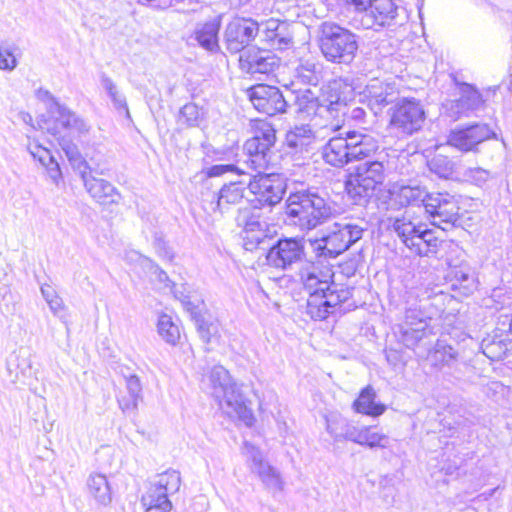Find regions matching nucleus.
<instances>
[{"label":"nucleus","mask_w":512,"mask_h":512,"mask_svg":"<svg viewBox=\"0 0 512 512\" xmlns=\"http://www.w3.org/2000/svg\"><path fill=\"white\" fill-rule=\"evenodd\" d=\"M333 214L330 203L317 192L298 191L287 199L286 215L301 231H311L324 224Z\"/></svg>","instance_id":"nucleus-1"},{"label":"nucleus","mask_w":512,"mask_h":512,"mask_svg":"<svg viewBox=\"0 0 512 512\" xmlns=\"http://www.w3.org/2000/svg\"><path fill=\"white\" fill-rule=\"evenodd\" d=\"M211 394L221 409L231 417H237L247 426L254 422L252 411L246 406L239 387L231 379L229 372L221 365L214 366L208 374Z\"/></svg>","instance_id":"nucleus-2"},{"label":"nucleus","mask_w":512,"mask_h":512,"mask_svg":"<svg viewBox=\"0 0 512 512\" xmlns=\"http://www.w3.org/2000/svg\"><path fill=\"white\" fill-rule=\"evenodd\" d=\"M318 46L326 61L338 65H350L359 47L356 34L332 22L320 25Z\"/></svg>","instance_id":"nucleus-3"},{"label":"nucleus","mask_w":512,"mask_h":512,"mask_svg":"<svg viewBox=\"0 0 512 512\" xmlns=\"http://www.w3.org/2000/svg\"><path fill=\"white\" fill-rule=\"evenodd\" d=\"M364 229L347 220L334 222L325 228L320 238L309 239L317 256L335 258L362 238Z\"/></svg>","instance_id":"nucleus-4"},{"label":"nucleus","mask_w":512,"mask_h":512,"mask_svg":"<svg viewBox=\"0 0 512 512\" xmlns=\"http://www.w3.org/2000/svg\"><path fill=\"white\" fill-rule=\"evenodd\" d=\"M385 179V168L381 161H365L356 165L347 177L345 189L357 204L366 202L375 194Z\"/></svg>","instance_id":"nucleus-5"},{"label":"nucleus","mask_w":512,"mask_h":512,"mask_svg":"<svg viewBox=\"0 0 512 512\" xmlns=\"http://www.w3.org/2000/svg\"><path fill=\"white\" fill-rule=\"evenodd\" d=\"M333 278L332 269L310 265L302 270L301 279L305 290L309 293L307 313L315 320L326 319L331 313L325 303V290H329V282Z\"/></svg>","instance_id":"nucleus-6"},{"label":"nucleus","mask_w":512,"mask_h":512,"mask_svg":"<svg viewBox=\"0 0 512 512\" xmlns=\"http://www.w3.org/2000/svg\"><path fill=\"white\" fill-rule=\"evenodd\" d=\"M253 129V137L244 144V164L252 171L268 170L272 159V147L276 142V131L265 120H256Z\"/></svg>","instance_id":"nucleus-7"},{"label":"nucleus","mask_w":512,"mask_h":512,"mask_svg":"<svg viewBox=\"0 0 512 512\" xmlns=\"http://www.w3.org/2000/svg\"><path fill=\"white\" fill-rule=\"evenodd\" d=\"M266 170L253 171L248 176L247 188L249 197L247 201L255 208L274 206L278 204L285 193V179L278 173H266Z\"/></svg>","instance_id":"nucleus-8"},{"label":"nucleus","mask_w":512,"mask_h":512,"mask_svg":"<svg viewBox=\"0 0 512 512\" xmlns=\"http://www.w3.org/2000/svg\"><path fill=\"white\" fill-rule=\"evenodd\" d=\"M242 453L249 462L251 472L259 478L269 492L275 494L283 491L285 482L280 471L270 465L259 448L245 441Z\"/></svg>","instance_id":"nucleus-9"},{"label":"nucleus","mask_w":512,"mask_h":512,"mask_svg":"<svg viewBox=\"0 0 512 512\" xmlns=\"http://www.w3.org/2000/svg\"><path fill=\"white\" fill-rule=\"evenodd\" d=\"M425 121V112L419 100L402 98L391 115V126L399 133L412 135L419 131Z\"/></svg>","instance_id":"nucleus-10"},{"label":"nucleus","mask_w":512,"mask_h":512,"mask_svg":"<svg viewBox=\"0 0 512 512\" xmlns=\"http://www.w3.org/2000/svg\"><path fill=\"white\" fill-rule=\"evenodd\" d=\"M181 477L176 470H167L152 480L141 497L143 507L172 504L169 495L180 489Z\"/></svg>","instance_id":"nucleus-11"},{"label":"nucleus","mask_w":512,"mask_h":512,"mask_svg":"<svg viewBox=\"0 0 512 512\" xmlns=\"http://www.w3.org/2000/svg\"><path fill=\"white\" fill-rule=\"evenodd\" d=\"M424 208L430 215L432 224L442 230L450 229L458 221L459 207L448 194H430Z\"/></svg>","instance_id":"nucleus-12"},{"label":"nucleus","mask_w":512,"mask_h":512,"mask_svg":"<svg viewBox=\"0 0 512 512\" xmlns=\"http://www.w3.org/2000/svg\"><path fill=\"white\" fill-rule=\"evenodd\" d=\"M459 94L458 99L447 101L443 105L444 114L453 121L471 116L484 104L482 95L470 84L462 83L459 86Z\"/></svg>","instance_id":"nucleus-13"},{"label":"nucleus","mask_w":512,"mask_h":512,"mask_svg":"<svg viewBox=\"0 0 512 512\" xmlns=\"http://www.w3.org/2000/svg\"><path fill=\"white\" fill-rule=\"evenodd\" d=\"M258 32L259 25L256 21L246 18L233 19L224 32L227 50L231 53L245 51L244 49L255 39Z\"/></svg>","instance_id":"nucleus-14"},{"label":"nucleus","mask_w":512,"mask_h":512,"mask_svg":"<svg viewBox=\"0 0 512 512\" xmlns=\"http://www.w3.org/2000/svg\"><path fill=\"white\" fill-rule=\"evenodd\" d=\"M304 255V245L301 239L284 238L269 247L266 260L272 267L287 269L300 262Z\"/></svg>","instance_id":"nucleus-15"},{"label":"nucleus","mask_w":512,"mask_h":512,"mask_svg":"<svg viewBox=\"0 0 512 512\" xmlns=\"http://www.w3.org/2000/svg\"><path fill=\"white\" fill-rule=\"evenodd\" d=\"M495 136L487 124L456 128L448 135V144L462 152H476L479 144Z\"/></svg>","instance_id":"nucleus-16"},{"label":"nucleus","mask_w":512,"mask_h":512,"mask_svg":"<svg viewBox=\"0 0 512 512\" xmlns=\"http://www.w3.org/2000/svg\"><path fill=\"white\" fill-rule=\"evenodd\" d=\"M430 320L420 307L406 309L404 320L399 325L401 340L406 347L413 348L427 335Z\"/></svg>","instance_id":"nucleus-17"},{"label":"nucleus","mask_w":512,"mask_h":512,"mask_svg":"<svg viewBox=\"0 0 512 512\" xmlns=\"http://www.w3.org/2000/svg\"><path fill=\"white\" fill-rule=\"evenodd\" d=\"M249 98L255 109L269 116L285 113L287 100L279 88L264 84L253 86Z\"/></svg>","instance_id":"nucleus-18"},{"label":"nucleus","mask_w":512,"mask_h":512,"mask_svg":"<svg viewBox=\"0 0 512 512\" xmlns=\"http://www.w3.org/2000/svg\"><path fill=\"white\" fill-rule=\"evenodd\" d=\"M280 59L269 50L249 48L239 58L240 69L251 75L269 74L279 67Z\"/></svg>","instance_id":"nucleus-19"},{"label":"nucleus","mask_w":512,"mask_h":512,"mask_svg":"<svg viewBox=\"0 0 512 512\" xmlns=\"http://www.w3.org/2000/svg\"><path fill=\"white\" fill-rule=\"evenodd\" d=\"M353 96V87L344 79H335L322 88L321 105L323 110L333 113L343 112Z\"/></svg>","instance_id":"nucleus-20"},{"label":"nucleus","mask_w":512,"mask_h":512,"mask_svg":"<svg viewBox=\"0 0 512 512\" xmlns=\"http://www.w3.org/2000/svg\"><path fill=\"white\" fill-rule=\"evenodd\" d=\"M78 169L87 192L98 203L107 205L118 202L120 194L117 189L107 180L92 176L87 171L89 167L84 160L80 159Z\"/></svg>","instance_id":"nucleus-21"},{"label":"nucleus","mask_w":512,"mask_h":512,"mask_svg":"<svg viewBox=\"0 0 512 512\" xmlns=\"http://www.w3.org/2000/svg\"><path fill=\"white\" fill-rule=\"evenodd\" d=\"M398 14V7L393 0H373L361 23L365 29L391 25Z\"/></svg>","instance_id":"nucleus-22"},{"label":"nucleus","mask_w":512,"mask_h":512,"mask_svg":"<svg viewBox=\"0 0 512 512\" xmlns=\"http://www.w3.org/2000/svg\"><path fill=\"white\" fill-rule=\"evenodd\" d=\"M397 94V89L393 84L377 78L371 79L363 91V96L367 99L374 114H378L384 107L394 102Z\"/></svg>","instance_id":"nucleus-23"},{"label":"nucleus","mask_w":512,"mask_h":512,"mask_svg":"<svg viewBox=\"0 0 512 512\" xmlns=\"http://www.w3.org/2000/svg\"><path fill=\"white\" fill-rule=\"evenodd\" d=\"M247 182L235 181L224 185L220 191L213 195V200L210 202V209L212 211L219 210L221 213L228 211L232 206L239 205L244 199L247 200L249 194H245Z\"/></svg>","instance_id":"nucleus-24"},{"label":"nucleus","mask_w":512,"mask_h":512,"mask_svg":"<svg viewBox=\"0 0 512 512\" xmlns=\"http://www.w3.org/2000/svg\"><path fill=\"white\" fill-rule=\"evenodd\" d=\"M424 225L414 218L410 211H405L400 217H396L392 222V229L411 250L415 241H418L419 233Z\"/></svg>","instance_id":"nucleus-25"},{"label":"nucleus","mask_w":512,"mask_h":512,"mask_svg":"<svg viewBox=\"0 0 512 512\" xmlns=\"http://www.w3.org/2000/svg\"><path fill=\"white\" fill-rule=\"evenodd\" d=\"M350 150L353 160H362L375 153L379 148V140L372 133L363 131L348 132Z\"/></svg>","instance_id":"nucleus-26"},{"label":"nucleus","mask_w":512,"mask_h":512,"mask_svg":"<svg viewBox=\"0 0 512 512\" xmlns=\"http://www.w3.org/2000/svg\"><path fill=\"white\" fill-rule=\"evenodd\" d=\"M350 143L349 137H334L323 147L322 156L326 163L335 166L343 167L347 163L353 161L350 157Z\"/></svg>","instance_id":"nucleus-27"},{"label":"nucleus","mask_w":512,"mask_h":512,"mask_svg":"<svg viewBox=\"0 0 512 512\" xmlns=\"http://www.w3.org/2000/svg\"><path fill=\"white\" fill-rule=\"evenodd\" d=\"M86 491L98 506L106 507L112 502V489L104 474H90L86 480Z\"/></svg>","instance_id":"nucleus-28"},{"label":"nucleus","mask_w":512,"mask_h":512,"mask_svg":"<svg viewBox=\"0 0 512 512\" xmlns=\"http://www.w3.org/2000/svg\"><path fill=\"white\" fill-rule=\"evenodd\" d=\"M326 430L336 442L346 440L358 444L361 434V427L340 417L328 418Z\"/></svg>","instance_id":"nucleus-29"},{"label":"nucleus","mask_w":512,"mask_h":512,"mask_svg":"<svg viewBox=\"0 0 512 512\" xmlns=\"http://www.w3.org/2000/svg\"><path fill=\"white\" fill-rule=\"evenodd\" d=\"M391 195L393 201L402 207L419 205L420 203L425 207L426 200L430 194L426 191L425 187L420 185H402L394 187Z\"/></svg>","instance_id":"nucleus-30"},{"label":"nucleus","mask_w":512,"mask_h":512,"mask_svg":"<svg viewBox=\"0 0 512 512\" xmlns=\"http://www.w3.org/2000/svg\"><path fill=\"white\" fill-rule=\"evenodd\" d=\"M125 379L128 396H123L118 400L119 406L123 412H133L142 401V384L139 377L133 373H125L121 370Z\"/></svg>","instance_id":"nucleus-31"},{"label":"nucleus","mask_w":512,"mask_h":512,"mask_svg":"<svg viewBox=\"0 0 512 512\" xmlns=\"http://www.w3.org/2000/svg\"><path fill=\"white\" fill-rule=\"evenodd\" d=\"M376 392L372 386H367L360 392L358 398L353 402V408L357 413L378 417L382 415L386 407L376 402Z\"/></svg>","instance_id":"nucleus-32"},{"label":"nucleus","mask_w":512,"mask_h":512,"mask_svg":"<svg viewBox=\"0 0 512 512\" xmlns=\"http://www.w3.org/2000/svg\"><path fill=\"white\" fill-rule=\"evenodd\" d=\"M315 135L309 125H299L292 128L286 134V144L288 147L297 151H308V148L313 144Z\"/></svg>","instance_id":"nucleus-33"},{"label":"nucleus","mask_w":512,"mask_h":512,"mask_svg":"<svg viewBox=\"0 0 512 512\" xmlns=\"http://www.w3.org/2000/svg\"><path fill=\"white\" fill-rule=\"evenodd\" d=\"M295 112L302 118L316 115L323 110L320 100L311 90H305L295 96Z\"/></svg>","instance_id":"nucleus-34"},{"label":"nucleus","mask_w":512,"mask_h":512,"mask_svg":"<svg viewBox=\"0 0 512 512\" xmlns=\"http://www.w3.org/2000/svg\"><path fill=\"white\" fill-rule=\"evenodd\" d=\"M218 32L219 25L214 22H208L195 31V39L207 51L215 52L219 49Z\"/></svg>","instance_id":"nucleus-35"},{"label":"nucleus","mask_w":512,"mask_h":512,"mask_svg":"<svg viewBox=\"0 0 512 512\" xmlns=\"http://www.w3.org/2000/svg\"><path fill=\"white\" fill-rule=\"evenodd\" d=\"M457 359V352L448 345L437 343L434 350L430 352L428 360L431 365L442 369L445 366H452Z\"/></svg>","instance_id":"nucleus-36"},{"label":"nucleus","mask_w":512,"mask_h":512,"mask_svg":"<svg viewBox=\"0 0 512 512\" xmlns=\"http://www.w3.org/2000/svg\"><path fill=\"white\" fill-rule=\"evenodd\" d=\"M296 75L303 83L316 86L322 79V66L313 60L301 61Z\"/></svg>","instance_id":"nucleus-37"},{"label":"nucleus","mask_w":512,"mask_h":512,"mask_svg":"<svg viewBox=\"0 0 512 512\" xmlns=\"http://www.w3.org/2000/svg\"><path fill=\"white\" fill-rule=\"evenodd\" d=\"M100 84L109 96L115 109H117L118 111L123 110L126 112L127 115H129L126 98L123 95V93L118 89L115 82L106 74H102L100 77Z\"/></svg>","instance_id":"nucleus-38"},{"label":"nucleus","mask_w":512,"mask_h":512,"mask_svg":"<svg viewBox=\"0 0 512 512\" xmlns=\"http://www.w3.org/2000/svg\"><path fill=\"white\" fill-rule=\"evenodd\" d=\"M7 370L12 378V382H17L20 375H24L31 365L27 358L26 352L20 349L13 352L7 359Z\"/></svg>","instance_id":"nucleus-39"},{"label":"nucleus","mask_w":512,"mask_h":512,"mask_svg":"<svg viewBox=\"0 0 512 512\" xmlns=\"http://www.w3.org/2000/svg\"><path fill=\"white\" fill-rule=\"evenodd\" d=\"M157 331L160 337L168 344L175 345L180 339L179 327L167 314H162L159 316Z\"/></svg>","instance_id":"nucleus-40"},{"label":"nucleus","mask_w":512,"mask_h":512,"mask_svg":"<svg viewBox=\"0 0 512 512\" xmlns=\"http://www.w3.org/2000/svg\"><path fill=\"white\" fill-rule=\"evenodd\" d=\"M419 235V240L414 242L411 250L420 256H428L431 253H436L438 246V239L433 236L431 230L422 227Z\"/></svg>","instance_id":"nucleus-41"},{"label":"nucleus","mask_w":512,"mask_h":512,"mask_svg":"<svg viewBox=\"0 0 512 512\" xmlns=\"http://www.w3.org/2000/svg\"><path fill=\"white\" fill-rule=\"evenodd\" d=\"M358 444L371 449L386 448L389 444V437L386 434L374 431L372 426H362Z\"/></svg>","instance_id":"nucleus-42"},{"label":"nucleus","mask_w":512,"mask_h":512,"mask_svg":"<svg viewBox=\"0 0 512 512\" xmlns=\"http://www.w3.org/2000/svg\"><path fill=\"white\" fill-rule=\"evenodd\" d=\"M429 170L439 178L448 179L454 172V163L444 155H435L428 161Z\"/></svg>","instance_id":"nucleus-43"},{"label":"nucleus","mask_w":512,"mask_h":512,"mask_svg":"<svg viewBox=\"0 0 512 512\" xmlns=\"http://www.w3.org/2000/svg\"><path fill=\"white\" fill-rule=\"evenodd\" d=\"M202 112L194 103L185 104L179 112L178 123L185 127H196L201 120Z\"/></svg>","instance_id":"nucleus-44"},{"label":"nucleus","mask_w":512,"mask_h":512,"mask_svg":"<svg viewBox=\"0 0 512 512\" xmlns=\"http://www.w3.org/2000/svg\"><path fill=\"white\" fill-rule=\"evenodd\" d=\"M452 286L456 289H462L464 294L471 293L476 288L475 278L468 270L456 269L454 272Z\"/></svg>","instance_id":"nucleus-45"},{"label":"nucleus","mask_w":512,"mask_h":512,"mask_svg":"<svg viewBox=\"0 0 512 512\" xmlns=\"http://www.w3.org/2000/svg\"><path fill=\"white\" fill-rule=\"evenodd\" d=\"M227 172H235L238 175L251 174L253 172L250 170L243 162H238L237 164H217L213 165L207 170V175L209 177H218Z\"/></svg>","instance_id":"nucleus-46"},{"label":"nucleus","mask_w":512,"mask_h":512,"mask_svg":"<svg viewBox=\"0 0 512 512\" xmlns=\"http://www.w3.org/2000/svg\"><path fill=\"white\" fill-rule=\"evenodd\" d=\"M325 294V303L326 306H328L331 313L333 312V309L338 306L340 303L346 301L349 296V292L344 289H337V285L332 281V279L329 282V290L324 291Z\"/></svg>","instance_id":"nucleus-47"},{"label":"nucleus","mask_w":512,"mask_h":512,"mask_svg":"<svg viewBox=\"0 0 512 512\" xmlns=\"http://www.w3.org/2000/svg\"><path fill=\"white\" fill-rule=\"evenodd\" d=\"M483 354L492 361L501 360L506 354V346L502 341L484 339L481 344Z\"/></svg>","instance_id":"nucleus-48"},{"label":"nucleus","mask_w":512,"mask_h":512,"mask_svg":"<svg viewBox=\"0 0 512 512\" xmlns=\"http://www.w3.org/2000/svg\"><path fill=\"white\" fill-rule=\"evenodd\" d=\"M27 149L32 157L39 161L42 166L54 158L49 149L45 148L36 141H29L27 144Z\"/></svg>","instance_id":"nucleus-49"},{"label":"nucleus","mask_w":512,"mask_h":512,"mask_svg":"<svg viewBox=\"0 0 512 512\" xmlns=\"http://www.w3.org/2000/svg\"><path fill=\"white\" fill-rule=\"evenodd\" d=\"M56 121L65 129L70 130L77 115L65 106L55 103L54 113Z\"/></svg>","instance_id":"nucleus-50"},{"label":"nucleus","mask_w":512,"mask_h":512,"mask_svg":"<svg viewBox=\"0 0 512 512\" xmlns=\"http://www.w3.org/2000/svg\"><path fill=\"white\" fill-rule=\"evenodd\" d=\"M17 65L14 49L10 46L0 45V70L13 71Z\"/></svg>","instance_id":"nucleus-51"},{"label":"nucleus","mask_w":512,"mask_h":512,"mask_svg":"<svg viewBox=\"0 0 512 512\" xmlns=\"http://www.w3.org/2000/svg\"><path fill=\"white\" fill-rule=\"evenodd\" d=\"M268 240H270V237L268 235V227L261 228L258 231H256V233H253L249 238L245 240V247L248 250L257 247L266 249L268 246H266L265 244Z\"/></svg>","instance_id":"nucleus-52"},{"label":"nucleus","mask_w":512,"mask_h":512,"mask_svg":"<svg viewBox=\"0 0 512 512\" xmlns=\"http://www.w3.org/2000/svg\"><path fill=\"white\" fill-rule=\"evenodd\" d=\"M267 227V223L264 220H261L259 216H251L244 224V240L249 238L253 233H256L259 229Z\"/></svg>","instance_id":"nucleus-53"},{"label":"nucleus","mask_w":512,"mask_h":512,"mask_svg":"<svg viewBox=\"0 0 512 512\" xmlns=\"http://www.w3.org/2000/svg\"><path fill=\"white\" fill-rule=\"evenodd\" d=\"M48 306L54 316L58 317L63 323L67 322V307L59 295L51 299Z\"/></svg>","instance_id":"nucleus-54"},{"label":"nucleus","mask_w":512,"mask_h":512,"mask_svg":"<svg viewBox=\"0 0 512 512\" xmlns=\"http://www.w3.org/2000/svg\"><path fill=\"white\" fill-rule=\"evenodd\" d=\"M464 177L476 185H481L488 180L489 172L482 168H468L464 172Z\"/></svg>","instance_id":"nucleus-55"},{"label":"nucleus","mask_w":512,"mask_h":512,"mask_svg":"<svg viewBox=\"0 0 512 512\" xmlns=\"http://www.w3.org/2000/svg\"><path fill=\"white\" fill-rule=\"evenodd\" d=\"M43 167L46 169L47 175L50 180L58 185L62 180V172L59 166V163L53 158L51 161H48Z\"/></svg>","instance_id":"nucleus-56"},{"label":"nucleus","mask_w":512,"mask_h":512,"mask_svg":"<svg viewBox=\"0 0 512 512\" xmlns=\"http://www.w3.org/2000/svg\"><path fill=\"white\" fill-rule=\"evenodd\" d=\"M348 9L365 14L373 0H341Z\"/></svg>","instance_id":"nucleus-57"},{"label":"nucleus","mask_w":512,"mask_h":512,"mask_svg":"<svg viewBox=\"0 0 512 512\" xmlns=\"http://www.w3.org/2000/svg\"><path fill=\"white\" fill-rule=\"evenodd\" d=\"M291 38L282 35L281 32L268 35V41L271 42V46L276 49H285L291 43Z\"/></svg>","instance_id":"nucleus-58"},{"label":"nucleus","mask_w":512,"mask_h":512,"mask_svg":"<svg viewBox=\"0 0 512 512\" xmlns=\"http://www.w3.org/2000/svg\"><path fill=\"white\" fill-rule=\"evenodd\" d=\"M89 129V125L82 118L77 116L73 121V125L69 131L78 135H85L89 132Z\"/></svg>","instance_id":"nucleus-59"},{"label":"nucleus","mask_w":512,"mask_h":512,"mask_svg":"<svg viewBox=\"0 0 512 512\" xmlns=\"http://www.w3.org/2000/svg\"><path fill=\"white\" fill-rule=\"evenodd\" d=\"M37 97L38 99H40L41 101H44V102H49V110L51 113H54V110H55V103H58L55 98L53 97V95L46 89H39L37 91Z\"/></svg>","instance_id":"nucleus-60"},{"label":"nucleus","mask_w":512,"mask_h":512,"mask_svg":"<svg viewBox=\"0 0 512 512\" xmlns=\"http://www.w3.org/2000/svg\"><path fill=\"white\" fill-rule=\"evenodd\" d=\"M40 290H41L42 297L44 298V300L46 301L47 304L49 303V301L51 299H54L55 297L58 296V293L51 285L44 284L41 286Z\"/></svg>","instance_id":"nucleus-61"},{"label":"nucleus","mask_w":512,"mask_h":512,"mask_svg":"<svg viewBox=\"0 0 512 512\" xmlns=\"http://www.w3.org/2000/svg\"><path fill=\"white\" fill-rule=\"evenodd\" d=\"M197 325H198V329H199V332L201 334V337L206 341V342H209L210 341V336H211V328H212V325H207L204 321H201V320H197Z\"/></svg>","instance_id":"nucleus-62"},{"label":"nucleus","mask_w":512,"mask_h":512,"mask_svg":"<svg viewBox=\"0 0 512 512\" xmlns=\"http://www.w3.org/2000/svg\"><path fill=\"white\" fill-rule=\"evenodd\" d=\"M155 247L158 250L159 254L169 260L172 259L171 252L167 249L165 241L160 238L155 239Z\"/></svg>","instance_id":"nucleus-63"},{"label":"nucleus","mask_w":512,"mask_h":512,"mask_svg":"<svg viewBox=\"0 0 512 512\" xmlns=\"http://www.w3.org/2000/svg\"><path fill=\"white\" fill-rule=\"evenodd\" d=\"M145 512H170L172 504L165 503L164 505L146 506Z\"/></svg>","instance_id":"nucleus-64"}]
</instances>
